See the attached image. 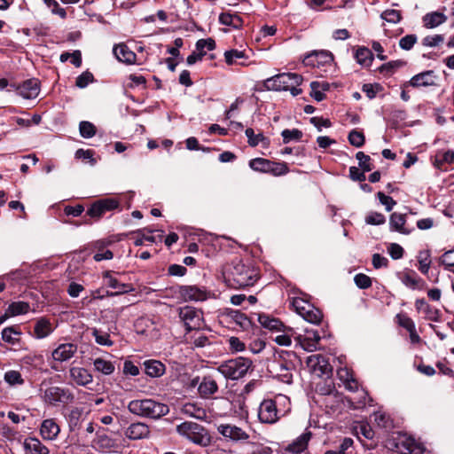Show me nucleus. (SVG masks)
<instances>
[{"label":"nucleus","instance_id":"4be33fe9","mask_svg":"<svg viewBox=\"0 0 454 454\" xmlns=\"http://www.w3.org/2000/svg\"><path fill=\"white\" fill-rule=\"evenodd\" d=\"M218 391L216 380L211 375L204 376L199 384L198 392L202 398H209Z\"/></svg>","mask_w":454,"mask_h":454},{"label":"nucleus","instance_id":"6e6552de","mask_svg":"<svg viewBox=\"0 0 454 454\" xmlns=\"http://www.w3.org/2000/svg\"><path fill=\"white\" fill-rule=\"evenodd\" d=\"M293 306L295 311L307 322L317 325L321 322L322 312L313 304L301 298H294Z\"/></svg>","mask_w":454,"mask_h":454},{"label":"nucleus","instance_id":"3c124183","mask_svg":"<svg viewBox=\"0 0 454 454\" xmlns=\"http://www.w3.org/2000/svg\"><path fill=\"white\" fill-rule=\"evenodd\" d=\"M215 48V42L212 38H207V39H200L196 43V51L199 53H203V56L206 55L207 51H213Z\"/></svg>","mask_w":454,"mask_h":454},{"label":"nucleus","instance_id":"ea45409f","mask_svg":"<svg viewBox=\"0 0 454 454\" xmlns=\"http://www.w3.org/2000/svg\"><path fill=\"white\" fill-rule=\"evenodd\" d=\"M95 371L104 375H110L114 372V364L111 361L98 357L93 361Z\"/></svg>","mask_w":454,"mask_h":454},{"label":"nucleus","instance_id":"680f3d73","mask_svg":"<svg viewBox=\"0 0 454 454\" xmlns=\"http://www.w3.org/2000/svg\"><path fill=\"white\" fill-rule=\"evenodd\" d=\"M372 417L379 427L388 428L391 426V420L386 413L377 411L373 413Z\"/></svg>","mask_w":454,"mask_h":454},{"label":"nucleus","instance_id":"e433bc0d","mask_svg":"<svg viewBox=\"0 0 454 454\" xmlns=\"http://www.w3.org/2000/svg\"><path fill=\"white\" fill-rule=\"evenodd\" d=\"M219 22L236 29L240 28L243 26V20L237 13L223 12L219 16Z\"/></svg>","mask_w":454,"mask_h":454},{"label":"nucleus","instance_id":"423d86ee","mask_svg":"<svg viewBox=\"0 0 454 454\" xmlns=\"http://www.w3.org/2000/svg\"><path fill=\"white\" fill-rule=\"evenodd\" d=\"M176 430L178 434L194 444L207 446L210 443V437L207 429L198 423L184 421L177 425Z\"/></svg>","mask_w":454,"mask_h":454},{"label":"nucleus","instance_id":"9b49d317","mask_svg":"<svg viewBox=\"0 0 454 454\" xmlns=\"http://www.w3.org/2000/svg\"><path fill=\"white\" fill-rule=\"evenodd\" d=\"M217 432L223 437L233 442L244 443L250 437L246 430L233 424H220L217 426Z\"/></svg>","mask_w":454,"mask_h":454},{"label":"nucleus","instance_id":"4d7b16f0","mask_svg":"<svg viewBox=\"0 0 454 454\" xmlns=\"http://www.w3.org/2000/svg\"><path fill=\"white\" fill-rule=\"evenodd\" d=\"M348 142L355 147H361L364 144V136L363 132L352 129L348 134Z\"/></svg>","mask_w":454,"mask_h":454},{"label":"nucleus","instance_id":"c9c22d12","mask_svg":"<svg viewBox=\"0 0 454 454\" xmlns=\"http://www.w3.org/2000/svg\"><path fill=\"white\" fill-rule=\"evenodd\" d=\"M182 411L185 415L195 418L200 420H204L207 418L206 410L196 403H185L183 406Z\"/></svg>","mask_w":454,"mask_h":454},{"label":"nucleus","instance_id":"6ab92c4d","mask_svg":"<svg viewBox=\"0 0 454 454\" xmlns=\"http://www.w3.org/2000/svg\"><path fill=\"white\" fill-rule=\"evenodd\" d=\"M17 91L24 98H35L40 92L39 82L36 79H28L17 87Z\"/></svg>","mask_w":454,"mask_h":454},{"label":"nucleus","instance_id":"9d476101","mask_svg":"<svg viewBox=\"0 0 454 454\" xmlns=\"http://www.w3.org/2000/svg\"><path fill=\"white\" fill-rule=\"evenodd\" d=\"M179 317L184 322L187 332L202 327V312L193 307L185 306L179 309Z\"/></svg>","mask_w":454,"mask_h":454},{"label":"nucleus","instance_id":"58836bf2","mask_svg":"<svg viewBox=\"0 0 454 454\" xmlns=\"http://www.w3.org/2000/svg\"><path fill=\"white\" fill-rule=\"evenodd\" d=\"M96 253L93 256V259L96 262H100L103 260H111L114 257L113 252L106 248V243L98 240L94 245Z\"/></svg>","mask_w":454,"mask_h":454},{"label":"nucleus","instance_id":"de8ad7c7","mask_svg":"<svg viewBox=\"0 0 454 454\" xmlns=\"http://www.w3.org/2000/svg\"><path fill=\"white\" fill-rule=\"evenodd\" d=\"M281 331L283 333L276 336L275 341L281 346H290L292 343L291 338L294 334V329L285 326Z\"/></svg>","mask_w":454,"mask_h":454},{"label":"nucleus","instance_id":"4c0bfd02","mask_svg":"<svg viewBox=\"0 0 454 454\" xmlns=\"http://www.w3.org/2000/svg\"><path fill=\"white\" fill-rule=\"evenodd\" d=\"M21 332L20 326L12 325L5 327L2 331V340L9 344H16L20 341Z\"/></svg>","mask_w":454,"mask_h":454},{"label":"nucleus","instance_id":"79ce46f5","mask_svg":"<svg viewBox=\"0 0 454 454\" xmlns=\"http://www.w3.org/2000/svg\"><path fill=\"white\" fill-rule=\"evenodd\" d=\"M423 20L426 27H435L446 20V16L442 12L427 13L424 16Z\"/></svg>","mask_w":454,"mask_h":454},{"label":"nucleus","instance_id":"13d9d810","mask_svg":"<svg viewBox=\"0 0 454 454\" xmlns=\"http://www.w3.org/2000/svg\"><path fill=\"white\" fill-rule=\"evenodd\" d=\"M96 443L100 449L106 450H110L115 446L114 440L106 434L98 435Z\"/></svg>","mask_w":454,"mask_h":454},{"label":"nucleus","instance_id":"5fc2aeb1","mask_svg":"<svg viewBox=\"0 0 454 454\" xmlns=\"http://www.w3.org/2000/svg\"><path fill=\"white\" fill-rule=\"evenodd\" d=\"M91 333L98 344L107 347L113 345V341L110 340V336L107 333H103L97 328H93Z\"/></svg>","mask_w":454,"mask_h":454},{"label":"nucleus","instance_id":"bf43d9fd","mask_svg":"<svg viewBox=\"0 0 454 454\" xmlns=\"http://www.w3.org/2000/svg\"><path fill=\"white\" fill-rule=\"evenodd\" d=\"M284 144H287L292 140H300L302 137V132L297 129H284L281 133Z\"/></svg>","mask_w":454,"mask_h":454},{"label":"nucleus","instance_id":"69168bd1","mask_svg":"<svg viewBox=\"0 0 454 454\" xmlns=\"http://www.w3.org/2000/svg\"><path fill=\"white\" fill-rule=\"evenodd\" d=\"M381 18L390 23H397L401 20V13L397 10L388 9L381 13Z\"/></svg>","mask_w":454,"mask_h":454},{"label":"nucleus","instance_id":"a19ab883","mask_svg":"<svg viewBox=\"0 0 454 454\" xmlns=\"http://www.w3.org/2000/svg\"><path fill=\"white\" fill-rule=\"evenodd\" d=\"M356 61L365 67L371 66L373 60V54L366 47H359L355 54Z\"/></svg>","mask_w":454,"mask_h":454},{"label":"nucleus","instance_id":"f257e3e1","mask_svg":"<svg viewBox=\"0 0 454 454\" xmlns=\"http://www.w3.org/2000/svg\"><path fill=\"white\" fill-rule=\"evenodd\" d=\"M130 413L150 419H160L168 413V406L153 399L132 400L128 404Z\"/></svg>","mask_w":454,"mask_h":454},{"label":"nucleus","instance_id":"09e8293b","mask_svg":"<svg viewBox=\"0 0 454 454\" xmlns=\"http://www.w3.org/2000/svg\"><path fill=\"white\" fill-rule=\"evenodd\" d=\"M418 258L419 271L422 274H427L431 264L429 251L419 252Z\"/></svg>","mask_w":454,"mask_h":454},{"label":"nucleus","instance_id":"6e6d98bb","mask_svg":"<svg viewBox=\"0 0 454 454\" xmlns=\"http://www.w3.org/2000/svg\"><path fill=\"white\" fill-rule=\"evenodd\" d=\"M245 133L247 137L249 145L253 147L258 145L261 142H263L266 139L262 132L254 134V131L252 128H247Z\"/></svg>","mask_w":454,"mask_h":454},{"label":"nucleus","instance_id":"f3484780","mask_svg":"<svg viewBox=\"0 0 454 454\" xmlns=\"http://www.w3.org/2000/svg\"><path fill=\"white\" fill-rule=\"evenodd\" d=\"M320 335L317 331H306L305 335H297L294 337L297 344H299L304 350L312 352L318 348L320 341Z\"/></svg>","mask_w":454,"mask_h":454},{"label":"nucleus","instance_id":"c85d7f7f","mask_svg":"<svg viewBox=\"0 0 454 454\" xmlns=\"http://www.w3.org/2000/svg\"><path fill=\"white\" fill-rule=\"evenodd\" d=\"M103 278L109 287L118 290L116 293H107V295L113 296L120 294H125L131 290L129 285L120 283L115 278H114L110 271H106Z\"/></svg>","mask_w":454,"mask_h":454},{"label":"nucleus","instance_id":"a18cd8bd","mask_svg":"<svg viewBox=\"0 0 454 454\" xmlns=\"http://www.w3.org/2000/svg\"><path fill=\"white\" fill-rule=\"evenodd\" d=\"M406 64L405 61L398 59V60H393L389 61L386 64H383L380 67V72L381 74H384L385 75H391L393 74L397 69L404 67Z\"/></svg>","mask_w":454,"mask_h":454},{"label":"nucleus","instance_id":"aec40b11","mask_svg":"<svg viewBox=\"0 0 454 454\" xmlns=\"http://www.w3.org/2000/svg\"><path fill=\"white\" fill-rule=\"evenodd\" d=\"M436 75L433 70H427L425 72H421L414 76L409 82V84L414 88L418 87H427V86H434Z\"/></svg>","mask_w":454,"mask_h":454},{"label":"nucleus","instance_id":"2f4dec72","mask_svg":"<svg viewBox=\"0 0 454 454\" xmlns=\"http://www.w3.org/2000/svg\"><path fill=\"white\" fill-rule=\"evenodd\" d=\"M310 438L311 433L309 431L304 432L288 445L287 450L293 453H301L307 448Z\"/></svg>","mask_w":454,"mask_h":454},{"label":"nucleus","instance_id":"4468645a","mask_svg":"<svg viewBox=\"0 0 454 454\" xmlns=\"http://www.w3.org/2000/svg\"><path fill=\"white\" fill-rule=\"evenodd\" d=\"M224 318L227 323L235 325L236 329L247 331L252 327V318L237 309H227Z\"/></svg>","mask_w":454,"mask_h":454},{"label":"nucleus","instance_id":"0eeeda50","mask_svg":"<svg viewBox=\"0 0 454 454\" xmlns=\"http://www.w3.org/2000/svg\"><path fill=\"white\" fill-rule=\"evenodd\" d=\"M302 77L294 73H283L274 75L266 80L265 84L268 89L274 90H287L293 85H300Z\"/></svg>","mask_w":454,"mask_h":454},{"label":"nucleus","instance_id":"a211bd4d","mask_svg":"<svg viewBox=\"0 0 454 454\" xmlns=\"http://www.w3.org/2000/svg\"><path fill=\"white\" fill-rule=\"evenodd\" d=\"M77 349L74 343H62L52 350L51 357L55 362L63 363L70 360L77 353Z\"/></svg>","mask_w":454,"mask_h":454},{"label":"nucleus","instance_id":"1a4fd4ad","mask_svg":"<svg viewBox=\"0 0 454 454\" xmlns=\"http://www.w3.org/2000/svg\"><path fill=\"white\" fill-rule=\"evenodd\" d=\"M43 398L50 405H57L58 403H70L74 401V396L69 389L51 386L44 390Z\"/></svg>","mask_w":454,"mask_h":454},{"label":"nucleus","instance_id":"8fccbe9b","mask_svg":"<svg viewBox=\"0 0 454 454\" xmlns=\"http://www.w3.org/2000/svg\"><path fill=\"white\" fill-rule=\"evenodd\" d=\"M4 379L11 386L24 384V380L20 372L15 370L7 371L4 373Z\"/></svg>","mask_w":454,"mask_h":454},{"label":"nucleus","instance_id":"f03ea898","mask_svg":"<svg viewBox=\"0 0 454 454\" xmlns=\"http://www.w3.org/2000/svg\"><path fill=\"white\" fill-rule=\"evenodd\" d=\"M257 279V270L242 263L240 261L233 262L228 271L227 281L233 288H244L254 286Z\"/></svg>","mask_w":454,"mask_h":454},{"label":"nucleus","instance_id":"7c9ffc66","mask_svg":"<svg viewBox=\"0 0 454 454\" xmlns=\"http://www.w3.org/2000/svg\"><path fill=\"white\" fill-rule=\"evenodd\" d=\"M145 373L152 378H158L165 373L164 364L158 360H148L144 363Z\"/></svg>","mask_w":454,"mask_h":454},{"label":"nucleus","instance_id":"f704fd0d","mask_svg":"<svg viewBox=\"0 0 454 454\" xmlns=\"http://www.w3.org/2000/svg\"><path fill=\"white\" fill-rule=\"evenodd\" d=\"M402 282L406 286L412 289L423 290L427 287L426 282L413 271L412 273L404 274L402 278Z\"/></svg>","mask_w":454,"mask_h":454},{"label":"nucleus","instance_id":"412c9836","mask_svg":"<svg viewBox=\"0 0 454 454\" xmlns=\"http://www.w3.org/2000/svg\"><path fill=\"white\" fill-rule=\"evenodd\" d=\"M60 432V427L53 419H44L40 427V434L46 441H54Z\"/></svg>","mask_w":454,"mask_h":454},{"label":"nucleus","instance_id":"603ef678","mask_svg":"<svg viewBox=\"0 0 454 454\" xmlns=\"http://www.w3.org/2000/svg\"><path fill=\"white\" fill-rule=\"evenodd\" d=\"M340 378L345 381L346 387L351 391H355L357 389L358 385L355 379H353L352 375L349 374L348 370L341 369L338 372Z\"/></svg>","mask_w":454,"mask_h":454},{"label":"nucleus","instance_id":"0e129e2a","mask_svg":"<svg viewBox=\"0 0 454 454\" xmlns=\"http://www.w3.org/2000/svg\"><path fill=\"white\" fill-rule=\"evenodd\" d=\"M94 81L93 74L89 72L85 71L82 74H80L75 81V85L81 89H83L89 85V83L92 82Z\"/></svg>","mask_w":454,"mask_h":454},{"label":"nucleus","instance_id":"b1692460","mask_svg":"<svg viewBox=\"0 0 454 454\" xmlns=\"http://www.w3.org/2000/svg\"><path fill=\"white\" fill-rule=\"evenodd\" d=\"M23 447L26 454H49L48 447L35 437H27L23 442Z\"/></svg>","mask_w":454,"mask_h":454},{"label":"nucleus","instance_id":"72a5a7b5","mask_svg":"<svg viewBox=\"0 0 454 454\" xmlns=\"http://www.w3.org/2000/svg\"><path fill=\"white\" fill-rule=\"evenodd\" d=\"M415 307L418 311H422L426 317L432 321H437L439 317V310L432 308L425 299H418L415 301Z\"/></svg>","mask_w":454,"mask_h":454},{"label":"nucleus","instance_id":"2eb2a0df","mask_svg":"<svg viewBox=\"0 0 454 454\" xmlns=\"http://www.w3.org/2000/svg\"><path fill=\"white\" fill-rule=\"evenodd\" d=\"M395 446L402 454H423L425 451V448L420 442L407 435L399 437Z\"/></svg>","mask_w":454,"mask_h":454},{"label":"nucleus","instance_id":"c756f323","mask_svg":"<svg viewBox=\"0 0 454 454\" xmlns=\"http://www.w3.org/2000/svg\"><path fill=\"white\" fill-rule=\"evenodd\" d=\"M406 223V215L399 213H393L389 218V225L391 231L400 232L402 234H409L410 231L404 227Z\"/></svg>","mask_w":454,"mask_h":454},{"label":"nucleus","instance_id":"052dcab7","mask_svg":"<svg viewBox=\"0 0 454 454\" xmlns=\"http://www.w3.org/2000/svg\"><path fill=\"white\" fill-rule=\"evenodd\" d=\"M356 160L359 161V167L364 172L371 171L373 166L371 164V158L369 155L364 154L363 152H358L356 154Z\"/></svg>","mask_w":454,"mask_h":454},{"label":"nucleus","instance_id":"338daca9","mask_svg":"<svg viewBox=\"0 0 454 454\" xmlns=\"http://www.w3.org/2000/svg\"><path fill=\"white\" fill-rule=\"evenodd\" d=\"M385 221V216L378 212H371L365 217V223L371 225H380L383 224Z\"/></svg>","mask_w":454,"mask_h":454},{"label":"nucleus","instance_id":"864d4df0","mask_svg":"<svg viewBox=\"0 0 454 454\" xmlns=\"http://www.w3.org/2000/svg\"><path fill=\"white\" fill-rule=\"evenodd\" d=\"M80 134L84 138H90L96 134V127L93 123L82 121L79 124Z\"/></svg>","mask_w":454,"mask_h":454},{"label":"nucleus","instance_id":"ddd939ff","mask_svg":"<svg viewBox=\"0 0 454 454\" xmlns=\"http://www.w3.org/2000/svg\"><path fill=\"white\" fill-rule=\"evenodd\" d=\"M302 62L305 66L319 68L331 66L333 62V56L328 51H315L306 55Z\"/></svg>","mask_w":454,"mask_h":454},{"label":"nucleus","instance_id":"bb28decb","mask_svg":"<svg viewBox=\"0 0 454 454\" xmlns=\"http://www.w3.org/2000/svg\"><path fill=\"white\" fill-rule=\"evenodd\" d=\"M82 414L83 410L78 407H73L65 414L70 432H74L80 428Z\"/></svg>","mask_w":454,"mask_h":454},{"label":"nucleus","instance_id":"7ed1b4c3","mask_svg":"<svg viewBox=\"0 0 454 454\" xmlns=\"http://www.w3.org/2000/svg\"><path fill=\"white\" fill-rule=\"evenodd\" d=\"M290 400L286 395H278L274 399H264L258 408V418L262 423L274 424L286 411L279 408L280 404H289Z\"/></svg>","mask_w":454,"mask_h":454},{"label":"nucleus","instance_id":"49530a36","mask_svg":"<svg viewBox=\"0 0 454 454\" xmlns=\"http://www.w3.org/2000/svg\"><path fill=\"white\" fill-rule=\"evenodd\" d=\"M249 167L254 171L268 173L270 160L263 158H255L249 161Z\"/></svg>","mask_w":454,"mask_h":454},{"label":"nucleus","instance_id":"cd10ccee","mask_svg":"<svg viewBox=\"0 0 454 454\" xmlns=\"http://www.w3.org/2000/svg\"><path fill=\"white\" fill-rule=\"evenodd\" d=\"M53 332L52 325L49 319L45 317L39 318L34 325V336L36 339H43Z\"/></svg>","mask_w":454,"mask_h":454},{"label":"nucleus","instance_id":"a878e982","mask_svg":"<svg viewBox=\"0 0 454 454\" xmlns=\"http://www.w3.org/2000/svg\"><path fill=\"white\" fill-rule=\"evenodd\" d=\"M113 52L119 61L126 64H132L137 59L136 54L124 43L115 45Z\"/></svg>","mask_w":454,"mask_h":454},{"label":"nucleus","instance_id":"e2e57ef3","mask_svg":"<svg viewBox=\"0 0 454 454\" xmlns=\"http://www.w3.org/2000/svg\"><path fill=\"white\" fill-rule=\"evenodd\" d=\"M288 172V167L283 162L270 161V167H269L268 173L274 176H282Z\"/></svg>","mask_w":454,"mask_h":454},{"label":"nucleus","instance_id":"39448f33","mask_svg":"<svg viewBox=\"0 0 454 454\" xmlns=\"http://www.w3.org/2000/svg\"><path fill=\"white\" fill-rule=\"evenodd\" d=\"M253 362L249 358L239 356L222 363L217 371L225 379L237 380L243 378L252 368Z\"/></svg>","mask_w":454,"mask_h":454},{"label":"nucleus","instance_id":"f8f14e48","mask_svg":"<svg viewBox=\"0 0 454 454\" xmlns=\"http://www.w3.org/2000/svg\"><path fill=\"white\" fill-rule=\"evenodd\" d=\"M307 366L313 373L317 376L329 375L332 372V366L323 355L316 354L308 356L306 360Z\"/></svg>","mask_w":454,"mask_h":454},{"label":"nucleus","instance_id":"20e7f679","mask_svg":"<svg viewBox=\"0 0 454 454\" xmlns=\"http://www.w3.org/2000/svg\"><path fill=\"white\" fill-rule=\"evenodd\" d=\"M296 360L297 356L294 352L283 350L277 352L271 364L272 371L283 382L290 383L293 379L292 371L295 368Z\"/></svg>","mask_w":454,"mask_h":454},{"label":"nucleus","instance_id":"37998d69","mask_svg":"<svg viewBox=\"0 0 454 454\" xmlns=\"http://www.w3.org/2000/svg\"><path fill=\"white\" fill-rule=\"evenodd\" d=\"M29 309L30 306L28 302L13 301L9 305L7 311L9 312V315H11V317H14L18 315L26 314L29 311Z\"/></svg>","mask_w":454,"mask_h":454},{"label":"nucleus","instance_id":"774afa93","mask_svg":"<svg viewBox=\"0 0 454 454\" xmlns=\"http://www.w3.org/2000/svg\"><path fill=\"white\" fill-rule=\"evenodd\" d=\"M356 285L361 289H367L372 286V279L365 274L359 273L354 278Z\"/></svg>","mask_w":454,"mask_h":454},{"label":"nucleus","instance_id":"393cba45","mask_svg":"<svg viewBox=\"0 0 454 454\" xmlns=\"http://www.w3.org/2000/svg\"><path fill=\"white\" fill-rule=\"evenodd\" d=\"M70 377L79 386H87L91 383L93 377L91 373L82 367H73L70 369Z\"/></svg>","mask_w":454,"mask_h":454},{"label":"nucleus","instance_id":"5701e85b","mask_svg":"<svg viewBox=\"0 0 454 454\" xmlns=\"http://www.w3.org/2000/svg\"><path fill=\"white\" fill-rule=\"evenodd\" d=\"M149 434L148 426L142 422L131 424L125 432V435L130 440H140L147 437Z\"/></svg>","mask_w":454,"mask_h":454},{"label":"nucleus","instance_id":"c03bdc74","mask_svg":"<svg viewBox=\"0 0 454 454\" xmlns=\"http://www.w3.org/2000/svg\"><path fill=\"white\" fill-rule=\"evenodd\" d=\"M225 61L228 65L239 64L245 65L244 62L238 60L247 59L245 51L239 50H230L224 52Z\"/></svg>","mask_w":454,"mask_h":454},{"label":"nucleus","instance_id":"dca6fc26","mask_svg":"<svg viewBox=\"0 0 454 454\" xmlns=\"http://www.w3.org/2000/svg\"><path fill=\"white\" fill-rule=\"evenodd\" d=\"M179 294L185 301H203L209 296V293L204 287L197 286H182L179 287Z\"/></svg>","mask_w":454,"mask_h":454},{"label":"nucleus","instance_id":"473e14b6","mask_svg":"<svg viewBox=\"0 0 454 454\" xmlns=\"http://www.w3.org/2000/svg\"><path fill=\"white\" fill-rule=\"evenodd\" d=\"M257 317L259 323L264 327L271 331H281L285 325L278 319L270 317L265 314H254Z\"/></svg>","mask_w":454,"mask_h":454}]
</instances>
